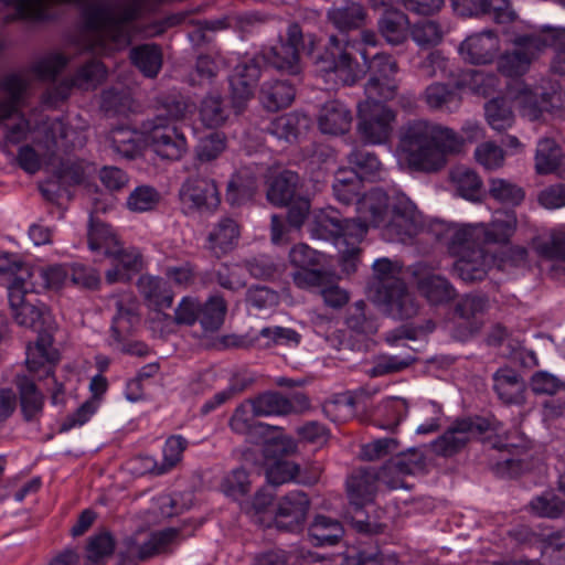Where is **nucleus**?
<instances>
[{"label":"nucleus","instance_id":"obj_3","mask_svg":"<svg viewBox=\"0 0 565 565\" xmlns=\"http://www.w3.org/2000/svg\"><path fill=\"white\" fill-rule=\"evenodd\" d=\"M17 4L19 11L29 18L45 20L50 18V8L61 3H74L84 8L87 25L96 32L92 51L108 54L121 50L130 43L127 23L138 15L135 4L111 8L102 4H88V0H2Z\"/></svg>","mask_w":565,"mask_h":565},{"label":"nucleus","instance_id":"obj_51","mask_svg":"<svg viewBox=\"0 0 565 565\" xmlns=\"http://www.w3.org/2000/svg\"><path fill=\"white\" fill-rule=\"evenodd\" d=\"M416 361L414 353L404 355L382 354L375 358L374 365L367 371L372 377L398 373L409 367Z\"/></svg>","mask_w":565,"mask_h":565},{"label":"nucleus","instance_id":"obj_14","mask_svg":"<svg viewBox=\"0 0 565 565\" xmlns=\"http://www.w3.org/2000/svg\"><path fill=\"white\" fill-rule=\"evenodd\" d=\"M544 47H546V40L542 38V34L518 38L514 50L500 57L499 71L510 77L524 74L532 60Z\"/></svg>","mask_w":565,"mask_h":565},{"label":"nucleus","instance_id":"obj_5","mask_svg":"<svg viewBox=\"0 0 565 565\" xmlns=\"http://www.w3.org/2000/svg\"><path fill=\"white\" fill-rule=\"evenodd\" d=\"M309 232L313 238L342 239L351 244L352 247L342 250V262L347 273L355 271L360 249L354 244L365 235V226L360 221L344 220L337 210L328 207L313 213Z\"/></svg>","mask_w":565,"mask_h":565},{"label":"nucleus","instance_id":"obj_48","mask_svg":"<svg viewBox=\"0 0 565 565\" xmlns=\"http://www.w3.org/2000/svg\"><path fill=\"white\" fill-rule=\"evenodd\" d=\"M115 546V539L109 532L92 535L86 545L87 565H103L113 555Z\"/></svg>","mask_w":565,"mask_h":565},{"label":"nucleus","instance_id":"obj_34","mask_svg":"<svg viewBox=\"0 0 565 565\" xmlns=\"http://www.w3.org/2000/svg\"><path fill=\"white\" fill-rule=\"evenodd\" d=\"M145 138L143 130L140 132L128 127L116 128L109 135L113 150L126 159H134L141 153Z\"/></svg>","mask_w":565,"mask_h":565},{"label":"nucleus","instance_id":"obj_9","mask_svg":"<svg viewBox=\"0 0 565 565\" xmlns=\"http://www.w3.org/2000/svg\"><path fill=\"white\" fill-rule=\"evenodd\" d=\"M501 424L494 418H466L456 420L440 437L431 443L436 455L450 457L460 451L472 437L487 431H498Z\"/></svg>","mask_w":565,"mask_h":565},{"label":"nucleus","instance_id":"obj_13","mask_svg":"<svg viewBox=\"0 0 565 565\" xmlns=\"http://www.w3.org/2000/svg\"><path fill=\"white\" fill-rule=\"evenodd\" d=\"M417 292L431 306H441L456 297L451 282L427 263H417L411 268Z\"/></svg>","mask_w":565,"mask_h":565},{"label":"nucleus","instance_id":"obj_7","mask_svg":"<svg viewBox=\"0 0 565 565\" xmlns=\"http://www.w3.org/2000/svg\"><path fill=\"white\" fill-rule=\"evenodd\" d=\"M424 216L416 204L404 193L392 195L391 210L383 227L390 242L407 243L424 230Z\"/></svg>","mask_w":565,"mask_h":565},{"label":"nucleus","instance_id":"obj_20","mask_svg":"<svg viewBox=\"0 0 565 565\" xmlns=\"http://www.w3.org/2000/svg\"><path fill=\"white\" fill-rule=\"evenodd\" d=\"M106 257L113 265V268L108 269L105 275L109 284L128 281L131 278V274L142 269V255L135 247H124L121 244H118L107 250Z\"/></svg>","mask_w":565,"mask_h":565},{"label":"nucleus","instance_id":"obj_6","mask_svg":"<svg viewBox=\"0 0 565 565\" xmlns=\"http://www.w3.org/2000/svg\"><path fill=\"white\" fill-rule=\"evenodd\" d=\"M518 218L512 211L498 212L490 224L449 225L450 245L457 247L462 242L477 239L479 243L505 244L514 234Z\"/></svg>","mask_w":565,"mask_h":565},{"label":"nucleus","instance_id":"obj_30","mask_svg":"<svg viewBox=\"0 0 565 565\" xmlns=\"http://www.w3.org/2000/svg\"><path fill=\"white\" fill-rule=\"evenodd\" d=\"M15 384L24 419L26 422L38 420L43 412L44 396L36 388L33 380L26 375H18Z\"/></svg>","mask_w":565,"mask_h":565},{"label":"nucleus","instance_id":"obj_24","mask_svg":"<svg viewBox=\"0 0 565 565\" xmlns=\"http://www.w3.org/2000/svg\"><path fill=\"white\" fill-rule=\"evenodd\" d=\"M241 237V226L236 220L224 216L211 228L207 235V249L217 258L233 250Z\"/></svg>","mask_w":565,"mask_h":565},{"label":"nucleus","instance_id":"obj_18","mask_svg":"<svg viewBox=\"0 0 565 565\" xmlns=\"http://www.w3.org/2000/svg\"><path fill=\"white\" fill-rule=\"evenodd\" d=\"M180 198L190 209L198 211H213L221 202L215 182L201 177L188 179L180 190Z\"/></svg>","mask_w":565,"mask_h":565},{"label":"nucleus","instance_id":"obj_58","mask_svg":"<svg viewBox=\"0 0 565 565\" xmlns=\"http://www.w3.org/2000/svg\"><path fill=\"white\" fill-rule=\"evenodd\" d=\"M425 467V457L418 449L398 454L390 463L388 471H397L403 476L414 475Z\"/></svg>","mask_w":565,"mask_h":565},{"label":"nucleus","instance_id":"obj_27","mask_svg":"<svg viewBox=\"0 0 565 565\" xmlns=\"http://www.w3.org/2000/svg\"><path fill=\"white\" fill-rule=\"evenodd\" d=\"M352 124L350 109L339 100H329L322 105L318 115V126L323 134L343 135Z\"/></svg>","mask_w":565,"mask_h":565},{"label":"nucleus","instance_id":"obj_11","mask_svg":"<svg viewBox=\"0 0 565 565\" xmlns=\"http://www.w3.org/2000/svg\"><path fill=\"white\" fill-rule=\"evenodd\" d=\"M146 139L152 150L162 159L180 160L188 151V140L175 126L164 122L161 116L142 124Z\"/></svg>","mask_w":565,"mask_h":565},{"label":"nucleus","instance_id":"obj_23","mask_svg":"<svg viewBox=\"0 0 565 565\" xmlns=\"http://www.w3.org/2000/svg\"><path fill=\"white\" fill-rule=\"evenodd\" d=\"M348 47H355V42L343 41L335 35L329 38V51L332 55L331 70L338 78L345 85H352L359 77V64L347 51Z\"/></svg>","mask_w":565,"mask_h":565},{"label":"nucleus","instance_id":"obj_10","mask_svg":"<svg viewBox=\"0 0 565 565\" xmlns=\"http://www.w3.org/2000/svg\"><path fill=\"white\" fill-rule=\"evenodd\" d=\"M396 115L381 102L364 100L358 106V131L362 140L381 145L390 139Z\"/></svg>","mask_w":565,"mask_h":565},{"label":"nucleus","instance_id":"obj_47","mask_svg":"<svg viewBox=\"0 0 565 565\" xmlns=\"http://www.w3.org/2000/svg\"><path fill=\"white\" fill-rule=\"evenodd\" d=\"M514 98L520 107L522 116L530 120H537L543 111L548 110L545 95L527 87H520Z\"/></svg>","mask_w":565,"mask_h":565},{"label":"nucleus","instance_id":"obj_1","mask_svg":"<svg viewBox=\"0 0 565 565\" xmlns=\"http://www.w3.org/2000/svg\"><path fill=\"white\" fill-rule=\"evenodd\" d=\"M39 282L17 277L8 287L9 305L14 321L38 332L33 345L28 347L26 366L32 373L42 372L49 376L60 360V352L53 345L57 323L50 308L38 299Z\"/></svg>","mask_w":565,"mask_h":565},{"label":"nucleus","instance_id":"obj_33","mask_svg":"<svg viewBox=\"0 0 565 565\" xmlns=\"http://www.w3.org/2000/svg\"><path fill=\"white\" fill-rule=\"evenodd\" d=\"M423 98L427 107L435 111L452 113L461 105V96L458 92L443 83H433L427 86Z\"/></svg>","mask_w":565,"mask_h":565},{"label":"nucleus","instance_id":"obj_42","mask_svg":"<svg viewBox=\"0 0 565 565\" xmlns=\"http://www.w3.org/2000/svg\"><path fill=\"white\" fill-rule=\"evenodd\" d=\"M248 404L256 416L285 415L292 412V404L282 395L275 392L264 393L249 399Z\"/></svg>","mask_w":565,"mask_h":565},{"label":"nucleus","instance_id":"obj_55","mask_svg":"<svg viewBox=\"0 0 565 565\" xmlns=\"http://www.w3.org/2000/svg\"><path fill=\"white\" fill-rule=\"evenodd\" d=\"M407 411L408 405L404 398L390 397L383 401L377 407L379 414L383 417L381 427L386 429L395 428L406 416Z\"/></svg>","mask_w":565,"mask_h":565},{"label":"nucleus","instance_id":"obj_25","mask_svg":"<svg viewBox=\"0 0 565 565\" xmlns=\"http://www.w3.org/2000/svg\"><path fill=\"white\" fill-rule=\"evenodd\" d=\"M380 482L379 471L374 469H358L347 480L350 502L358 508L373 502Z\"/></svg>","mask_w":565,"mask_h":565},{"label":"nucleus","instance_id":"obj_19","mask_svg":"<svg viewBox=\"0 0 565 565\" xmlns=\"http://www.w3.org/2000/svg\"><path fill=\"white\" fill-rule=\"evenodd\" d=\"M259 77L260 68L254 61L235 66L230 76V87L232 105L237 113H241L254 96V88Z\"/></svg>","mask_w":565,"mask_h":565},{"label":"nucleus","instance_id":"obj_32","mask_svg":"<svg viewBox=\"0 0 565 565\" xmlns=\"http://www.w3.org/2000/svg\"><path fill=\"white\" fill-rule=\"evenodd\" d=\"M379 32L392 45L404 43L409 34L408 17L401 10H387L377 22Z\"/></svg>","mask_w":565,"mask_h":565},{"label":"nucleus","instance_id":"obj_54","mask_svg":"<svg viewBox=\"0 0 565 565\" xmlns=\"http://www.w3.org/2000/svg\"><path fill=\"white\" fill-rule=\"evenodd\" d=\"M409 33L415 43L422 47L438 45L444 36L443 28L433 20H425L414 24Z\"/></svg>","mask_w":565,"mask_h":565},{"label":"nucleus","instance_id":"obj_17","mask_svg":"<svg viewBox=\"0 0 565 565\" xmlns=\"http://www.w3.org/2000/svg\"><path fill=\"white\" fill-rule=\"evenodd\" d=\"M138 287L149 307L154 309V316L151 318L152 324L163 321L164 326L169 327L171 317L161 313L162 309L170 308L173 303V292L168 281L160 277L145 275L138 279Z\"/></svg>","mask_w":565,"mask_h":565},{"label":"nucleus","instance_id":"obj_38","mask_svg":"<svg viewBox=\"0 0 565 565\" xmlns=\"http://www.w3.org/2000/svg\"><path fill=\"white\" fill-rule=\"evenodd\" d=\"M344 530L337 520L326 515H317L309 526V537L313 545H335L342 539Z\"/></svg>","mask_w":565,"mask_h":565},{"label":"nucleus","instance_id":"obj_4","mask_svg":"<svg viewBox=\"0 0 565 565\" xmlns=\"http://www.w3.org/2000/svg\"><path fill=\"white\" fill-rule=\"evenodd\" d=\"M403 265L387 257L376 259L372 265V277L367 288L374 301L391 317L411 319L419 306L401 277Z\"/></svg>","mask_w":565,"mask_h":565},{"label":"nucleus","instance_id":"obj_60","mask_svg":"<svg viewBox=\"0 0 565 565\" xmlns=\"http://www.w3.org/2000/svg\"><path fill=\"white\" fill-rule=\"evenodd\" d=\"M348 161L354 166L356 173L362 178L375 179L379 177L382 164L379 159L367 151L355 149L348 156Z\"/></svg>","mask_w":565,"mask_h":565},{"label":"nucleus","instance_id":"obj_37","mask_svg":"<svg viewBox=\"0 0 565 565\" xmlns=\"http://www.w3.org/2000/svg\"><path fill=\"white\" fill-rule=\"evenodd\" d=\"M299 177L292 171H282L268 180L267 200L276 205H287L294 198Z\"/></svg>","mask_w":565,"mask_h":565},{"label":"nucleus","instance_id":"obj_43","mask_svg":"<svg viewBox=\"0 0 565 565\" xmlns=\"http://www.w3.org/2000/svg\"><path fill=\"white\" fill-rule=\"evenodd\" d=\"M200 120L207 128H218L228 119V110L218 94L206 95L200 104Z\"/></svg>","mask_w":565,"mask_h":565},{"label":"nucleus","instance_id":"obj_29","mask_svg":"<svg viewBox=\"0 0 565 565\" xmlns=\"http://www.w3.org/2000/svg\"><path fill=\"white\" fill-rule=\"evenodd\" d=\"M29 82L24 75L11 74L0 82V121L10 118L18 111L24 95L26 93Z\"/></svg>","mask_w":565,"mask_h":565},{"label":"nucleus","instance_id":"obj_21","mask_svg":"<svg viewBox=\"0 0 565 565\" xmlns=\"http://www.w3.org/2000/svg\"><path fill=\"white\" fill-rule=\"evenodd\" d=\"M392 196L381 189H372L358 200L360 222L367 230V225H385L391 210Z\"/></svg>","mask_w":565,"mask_h":565},{"label":"nucleus","instance_id":"obj_57","mask_svg":"<svg viewBox=\"0 0 565 565\" xmlns=\"http://www.w3.org/2000/svg\"><path fill=\"white\" fill-rule=\"evenodd\" d=\"M489 193L497 201L511 205H518L524 199V192L520 186L499 178L490 180Z\"/></svg>","mask_w":565,"mask_h":565},{"label":"nucleus","instance_id":"obj_28","mask_svg":"<svg viewBox=\"0 0 565 565\" xmlns=\"http://www.w3.org/2000/svg\"><path fill=\"white\" fill-rule=\"evenodd\" d=\"M255 417L257 416L253 414L247 401L236 407L230 419V427L236 434L245 435L250 443L258 444L268 436L271 427L257 422Z\"/></svg>","mask_w":565,"mask_h":565},{"label":"nucleus","instance_id":"obj_39","mask_svg":"<svg viewBox=\"0 0 565 565\" xmlns=\"http://www.w3.org/2000/svg\"><path fill=\"white\" fill-rule=\"evenodd\" d=\"M20 278L39 282V292L43 289H60L70 278L68 266L52 265L45 268H31V270H22Z\"/></svg>","mask_w":565,"mask_h":565},{"label":"nucleus","instance_id":"obj_52","mask_svg":"<svg viewBox=\"0 0 565 565\" xmlns=\"http://www.w3.org/2000/svg\"><path fill=\"white\" fill-rule=\"evenodd\" d=\"M120 244L113 232L111 227L92 216L88 231V246L92 250H103L104 255H107V250L110 247H115Z\"/></svg>","mask_w":565,"mask_h":565},{"label":"nucleus","instance_id":"obj_63","mask_svg":"<svg viewBox=\"0 0 565 565\" xmlns=\"http://www.w3.org/2000/svg\"><path fill=\"white\" fill-rule=\"evenodd\" d=\"M397 83L394 79H383L372 76L365 84V100L386 102L393 99L397 94Z\"/></svg>","mask_w":565,"mask_h":565},{"label":"nucleus","instance_id":"obj_45","mask_svg":"<svg viewBox=\"0 0 565 565\" xmlns=\"http://www.w3.org/2000/svg\"><path fill=\"white\" fill-rule=\"evenodd\" d=\"M488 125L495 131H504L514 124V115L505 98H493L484 105Z\"/></svg>","mask_w":565,"mask_h":565},{"label":"nucleus","instance_id":"obj_12","mask_svg":"<svg viewBox=\"0 0 565 565\" xmlns=\"http://www.w3.org/2000/svg\"><path fill=\"white\" fill-rule=\"evenodd\" d=\"M117 312L113 318L111 333L122 353L137 356H145L149 348L142 342L124 343V340L134 331L139 323L138 303L136 299L126 294L116 300Z\"/></svg>","mask_w":565,"mask_h":565},{"label":"nucleus","instance_id":"obj_35","mask_svg":"<svg viewBox=\"0 0 565 565\" xmlns=\"http://www.w3.org/2000/svg\"><path fill=\"white\" fill-rule=\"evenodd\" d=\"M295 98V88L285 81L265 82L259 92V100L268 111L288 107Z\"/></svg>","mask_w":565,"mask_h":565},{"label":"nucleus","instance_id":"obj_64","mask_svg":"<svg viewBox=\"0 0 565 565\" xmlns=\"http://www.w3.org/2000/svg\"><path fill=\"white\" fill-rule=\"evenodd\" d=\"M297 450V443L289 436L277 435L265 439L264 455L268 461L295 455Z\"/></svg>","mask_w":565,"mask_h":565},{"label":"nucleus","instance_id":"obj_31","mask_svg":"<svg viewBox=\"0 0 565 565\" xmlns=\"http://www.w3.org/2000/svg\"><path fill=\"white\" fill-rule=\"evenodd\" d=\"M328 19L338 30L347 32L365 25L367 13L361 3L348 1L330 9Z\"/></svg>","mask_w":565,"mask_h":565},{"label":"nucleus","instance_id":"obj_40","mask_svg":"<svg viewBox=\"0 0 565 565\" xmlns=\"http://www.w3.org/2000/svg\"><path fill=\"white\" fill-rule=\"evenodd\" d=\"M309 126V119L298 113H289L275 118L267 130L278 139L296 140Z\"/></svg>","mask_w":565,"mask_h":565},{"label":"nucleus","instance_id":"obj_50","mask_svg":"<svg viewBox=\"0 0 565 565\" xmlns=\"http://www.w3.org/2000/svg\"><path fill=\"white\" fill-rule=\"evenodd\" d=\"M227 306L220 296H212L200 309L199 321L205 331H216L224 322Z\"/></svg>","mask_w":565,"mask_h":565},{"label":"nucleus","instance_id":"obj_22","mask_svg":"<svg viewBox=\"0 0 565 565\" xmlns=\"http://www.w3.org/2000/svg\"><path fill=\"white\" fill-rule=\"evenodd\" d=\"M499 50V38L492 31L470 35L460 45V53L472 64L491 63Z\"/></svg>","mask_w":565,"mask_h":565},{"label":"nucleus","instance_id":"obj_46","mask_svg":"<svg viewBox=\"0 0 565 565\" xmlns=\"http://www.w3.org/2000/svg\"><path fill=\"white\" fill-rule=\"evenodd\" d=\"M563 154L558 145L550 138L539 141L535 153V169L540 174L554 172L561 164Z\"/></svg>","mask_w":565,"mask_h":565},{"label":"nucleus","instance_id":"obj_36","mask_svg":"<svg viewBox=\"0 0 565 565\" xmlns=\"http://www.w3.org/2000/svg\"><path fill=\"white\" fill-rule=\"evenodd\" d=\"M106 77V68L103 63L98 61H92L84 65L72 81V84H63L54 88L55 99H65L68 96V90L72 86H78L87 89L89 87H96Z\"/></svg>","mask_w":565,"mask_h":565},{"label":"nucleus","instance_id":"obj_41","mask_svg":"<svg viewBox=\"0 0 565 565\" xmlns=\"http://www.w3.org/2000/svg\"><path fill=\"white\" fill-rule=\"evenodd\" d=\"M449 179L456 191L465 199L477 201L482 193V181L470 168L460 166L451 169Z\"/></svg>","mask_w":565,"mask_h":565},{"label":"nucleus","instance_id":"obj_49","mask_svg":"<svg viewBox=\"0 0 565 565\" xmlns=\"http://www.w3.org/2000/svg\"><path fill=\"white\" fill-rule=\"evenodd\" d=\"M258 340L262 348L280 347L292 349L299 345L301 335L289 328L269 327L264 328L259 332Z\"/></svg>","mask_w":565,"mask_h":565},{"label":"nucleus","instance_id":"obj_61","mask_svg":"<svg viewBox=\"0 0 565 565\" xmlns=\"http://www.w3.org/2000/svg\"><path fill=\"white\" fill-rule=\"evenodd\" d=\"M226 148V137L223 132H212L201 138L196 147V158L201 162L215 160Z\"/></svg>","mask_w":565,"mask_h":565},{"label":"nucleus","instance_id":"obj_53","mask_svg":"<svg viewBox=\"0 0 565 565\" xmlns=\"http://www.w3.org/2000/svg\"><path fill=\"white\" fill-rule=\"evenodd\" d=\"M299 52L294 46H289L284 41L271 49L269 62L279 71L289 74H298L300 72Z\"/></svg>","mask_w":565,"mask_h":565},{"label":"nucleus","instance_id":"obj_16","mask_svg":"<svg viewBox=\"0 0 565 565\" xmlns=\"http://www.w3.org/2000/svg\"><path fill=\"white\" fill-rule=\"evenodd\" d=\"M179 535L177 529H164L153 532L146 541H140L137 534L125 539V545L129 557L145 562L160 554L170 552V546L175 543Z\"/></svg>","mask_w":565,"mask_h":565},{"label":"nucleus","instance_id":"obj_26","mask_svg":"<svg viewBox=\"0 0 565 565\" xmlns=\"http://www.w3.org/2000/svg\"><path fill=\"white\" fill-rule=\"evenodd\" d=\"M493 388L504 404H525L526 384L515 371L509 367H501L493 374Z\"/></svg>","mask_w":565,"mask_h":565},{"label":"nucleus","instance_id":"obj_15","mask_svg":"<svg viewBox=\"0 0 565 565\" xmlns=\"http://www.w3.org/2000/svg\"><path fill=\"white\" fill-rule=\"evenodd\" d=\"M310 501L302 491H292L282 497L275 513V525L288 532L300 531L306 521Z\"/></svg>","mask_w":565,"mask_h":565},{"label":"nucleus","instance_id":"obj_2","mask_svg":"<svg viewBox=\"0 0 565 565\" xmlns=\"http://www.w3.org/2000/svg\"><path fill=\"white\" fill-rule=\"evenodd\" d=\"M463 136L438 122L417 119L409 122L402 138V149L408 164L419 171L441 170L449 156L462 151L465 141L475 142L484 137L479 121L467 120L461 127Z\"/></svg>","mask_w":565,"mask_h":565},{"label":"nucleus","instance_id":"obj_62","mask_svg":"<svg viewBox=\"0 0 565 565\" xmlns=\"http://www.w3.org/2000/svg\"><path fill=\"white\" fill-rule=\"evenodd\" d=\"M488 302L486 296L469 294L457 302L455 311L463 320H477L487 311Z\"/></svg>","mask_w":565,"mask_h":565},{"label":"nucleus","instance_id":"obj_44","mask_svg":"<svg viewBox=\"0 0 565 565\" xmlns=\"http://www.w3.org/2000/svg\"><path fill=\"white\" fill-rule=\"evenodd\" d=\"M134 64L148 77H154L162 66V53L156 44H143L131 50Z\"/></svg>","mask_w":565,"mask_h":565},{"label":"nucleus","instance_id":"obj_8","mask_svg":"<svg viewBox=\"0 0 565 565\" xmlns=\"http://www.w3.org/2000/svg\"><path fill=\"white\" fill-rule=\"evenodd\" d=\"M450 253L457 256L452 265V273L465 282L480 281L486 278L490 268L491 258L480 248L477 239L462 242L457 247L450 245L449 225L440 236Z\"/></svg>","mask_w":565,"mask_h":565},{"label":"nucleus","instance_id":"obj_56","mask_svg":"<svg viewBox=\"0 0 565 565\" xmlns=\"http://www.w3.org/2000/svg\"><path fill=\"white\" fill-rule=\"evenodd\" d=\"M157 116H161L164 122L185 118L189 111L188 99L180 94L167 95L159 99Z\"/></svg>","mask_w":565,"mask_h":565},{"label":"nucleus","instance_id":"obj_59","mask_svg":"<svg viewBox=\"0 0 565 565\" xmlns=\"http://www.w3.org/2000/svg\"><path fill=\"white\" fill-rule=\"evenodd\" d=\"M160 201V194L149 185L137 186L127 198V207L132 212L153 210Z\"/></svg>","mask_w":565,"mask_h":565}]
</instances>
